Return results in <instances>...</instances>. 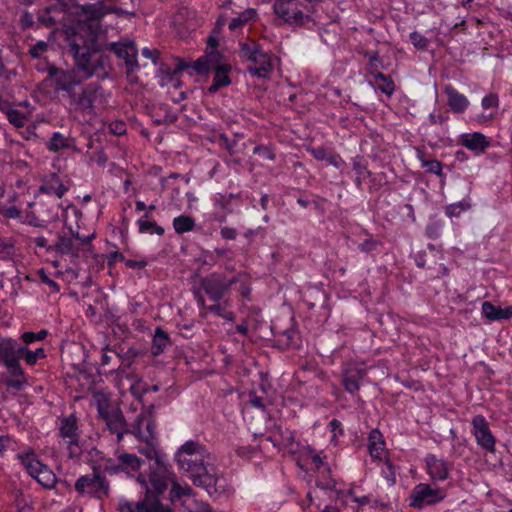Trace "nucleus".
I'll return each mask as SVG.
<instances>
[{
  "label": "nucleus",
  "instance_id": "obj_1",
  "mask_svg": "<svg viewBox=\"0 0 512 512\" xmlns=\"http://www.w3.org/2000/svg\"><path fill=\"white\" fill-rule=\"evenodd\" d=\"M66 42L75 67L84 78L96 76L103 80L110 76L113 70L110 57L100 53L98 35L91 27L70 28L67 30Z\"/></svg>",
  "mask_w": 512,
  "mask_h": 512
},
{
  "label": "nucleus",
  "instance_id": "obj_2",
  "mask_svg": "<svg viewBox=\"0 0 512 512\" xmlns=\"http://www.w3.org/2000/svg\"><path fill=\"white\" fill-rule=\"evenodd\" d=\"M174 478L176 474L166 455L157 456L156 461L149 464L148 480L143 473H139L136 478L144 490V497L137 502L120 501L119 512H173L168 505L162 503L160 496Z\"/></svg>",
  "mask_w": 512,
  "mask_h": 512
},
{
  "label": "nucleus",
  "instance_id": "obj_3",
  "mask_svg": "<svg viewBox=\"0 0 512 512\" xmlns=\"http://www.w3.org/2000/svg\"><path fill=\"white\" fill-rule=\"evenodd\" d=\"M187 477L192 481L193 485L205 489L210 496H220L227 491V481L225 477L219 473L217 467L203 461L187 474Z\"/></svg>",
  "mask_w": 512,
  "mask_h": 512
},
{
  "label": "nucleus",
  "instance_id": "obj_4",
  "mask_svg": "<svg viewBox=\"0 0 512 512\" xmlns=\"http://www.w3.org/2000/svg\"><path fill=\"white\" fill-rule=\"evenodd\" d=\"M273 9L279 18L293 28L312 29L316 25L313 17L302 11L299 0H276Z\"/></svg>",
  "mask_w": 512,
  "mask_h": 512
},
{
  "label": "nucleus",
  "instance_id": "obj_5",
  "mask_svg": "<svg viewBox=\"0 0 512 512\" xmlns=\"http://www.w3.org/2000/svg\"><path fill=\"white\" fill-rule=\"evenodd\" d=\"M239 282L238 276L228 277L223 272H213L200 279V288L213 302H220L229 296L232 287Z\"/></svg>",
  "mask_w": 512,
  "mask_h": 512
},
{
  "label": "nucleus",
  "instance_id": "obj_6",
  "mask_svg": "<svg viewBox=\"0 0 512 512\" xmlns=\"http://www.w3.org/2000/svg\"><path fill=\"white\" fill-rule=\"evenodd\" d=\"M224 55L218 50L206 51L205 55L199 57L193 64L177 58V64L171 72V79L177 77L183 71L194 70L198 75H207L211 70L218 69L219 66H225L223 63Z\"/></svg>",
  "mask_w": 512,
  "mask_h": 512
},
{
  "label": "nucleus",
  "instance_id": "obj_7",
  "mask_svg": "<svg viewBox=\"0 0 512 512\" xmlns=\"http://www.w3.org/2000/svg\"><path fill=\"white\" fill-rule=\"evenodd\" d=\"M79 494H88L91 498L102 501L110 494V483L101 475L97 466H93V474L80 476L74 485Z\"/></svg>",
  "mask_w": 512,
  "mask_h": 512
},
{
  "label": "nucleus",
  "instance_id": "obj_8",
  "mask_svg": "<svg viewBox=\"0 0 512 512\" xmlns=\"http://www.w3.org/2000/svg\"><path fill=\"white\" fill-rule=\"evenodd\" d=\"M446 498V491L443 488L432 487L428 483H419L411 491L409 506L422 510L426 506H434Z\"/></svg>",
  "mask_w": 512,
  "mask_h": 512
},
{
  "label": "nucleus",
  "instance_id": "obj_9",
  "mask_svg": "<svg viewBox=\"0 0 512 512\" xmlns=\"http://www.w3.org/2000/svg\"><path fill=\"white\" fill-rule=\"evenodd\" d=\"M107 49L113 52L118 59L124 60L128 76L139 70L140 66L137 60L138 50L133 41L111 42L107 44Z\"/></svg>",
  "mask_w": 512,
  "mask_h": 512
},
{
  "label": "nucleus",
  "instance_id": "obj_10",
  "mask_svg": "<svg viewBox=\"0 0 512 512\" xmlns=\"http://www.w3.org/2000/svg\"><path fill=\"white\" fill-rule=\"evenodd\" d=\"M472 434L476 439L477 445L491 454L496 453V438L492 434L488 421L483 415H476L472 418Z\"/></svg>",
  "mask_w": 512,
  "mask_h": 512
},
{
  "label": "nucleus",
  "instance_id": "obj_11",
  "mask_svg": "<svg viewBox=\"0 0 512 512\" xmlns=\"http://www.w3.org/2000/svg\"><path fill=\"white\" fill-rule=\"evenodd\" d=\"M46 65L48 77L54 80L56 89L67 92L69 97H71L77 87H79L80 80L71 71H65L49 63H46Z\"/></svg>",
  "mask_w": 512,
  "mask_h": 512
},
{
  "label": "nucleus",
  "instance_id": "obj_12",
  "mask_svg": "<svg viewBox=\"0 0 512 512\" xmlns=\"http://www.w3.org/2000/svg\"><path fill=\"white\" fill-rule=\"evenodd\" d=\"M78 88L79 91L75 90L70 97L71 101L82 110L92 112L95 101L103 94V88L97 83H89L85 87Z\"/></svg>",
  "mask_w": 512,
  "mask_h": 512
},
{
  "label": "nucleus",
  "instance_id": "obj_13",
  "mask_svg": "<svg viewBox=\"0 0 512 512\" xmlns=\"http://www.w3.org/2000/svg\"><path fill=\"white\" fill-rule=\"evenodd\" d=\"M129 431L139 441H158L156 418L146 419V414L140 413L130 425Z\"/></svg>",
  "mask_w": 512,
  "mask_h": 512
},
{
  "label": "nucleus",
  "instance_id": "obj_14",
  "mask_svg": "<svg viewBox=\"0 0 512 512\" xmlns=\"http://www.w3.org/2000/svg\"><path fill=\"white\" fill-rule=\"evenodd\" d=\"M500 107V99L499 95L495 92H489L487 93L482 99H481V108L482 112L479 114H476L473 118V121L477 125H486L491 120L495 119L498 110Z\"/></svg>",
  "mask_w": 512,
  "mask_h": 512
},
{
  "label": "nucleus",
  "instance_id": "obj_15",
  "mask_svg": "<svg viewBox=\"0 0 512 512\" xmlns=\"http://www.w3.org/2000/svg\"><path fill=\"white\" fill-rule=\"evenodd\" d=\"M274 336L273 347L281 350H294L301 347V338L298 331L294 328H288L284 330L271 329Z\"/></svg>",
  "mask_w": 512,
  "mask_h": 512
},
{
  "label": "nucleus",
  "instance_id": "obj_16",
  "mask_svg": "<svg viewBox=\"0 0 512 512\" xmlns=\"http://www.w3.org/2000/svg\"><path fill=\"white\" fill-rule=\"evenodd\" d=\"M99 414L105 420L109 431L112 434H116L117 440L119 442L123 440L124 434H131L129 431L130 426L128 427L127 421L120 410L109 414L108 412H105L102 407H100Z\"/></svg>",
  "mask_w": 512,
  "mask_h": 512
},
{
  "label": "nucleus",
  "instance_id": "obj_17",
  "mask_svg": "<svg viewBox=\"0 0 512 512\" xmlns=\"http://www.w3.org/2000/svg\"><path fill=\"white\" fill-rule=\"evenodd\" d=\"M0 364L8 373L21 374V363L13 357V338L0 336Z\"/></svg>",
  "mask_w": 512,
  "mask_h": 512
},
{
  "label": "nucleus",
  "instance_id": "obj_18",
  "mask_svg": "<svg viewBox=\"0 0 512 512\" xmlns=\"http://www.w3.org/2000/svg\"><path fill=\"white\" fill-rule=\"evenodd\" d=\"M255 56L251 57L248 62L253 63V66H249L247 71L251 75H255L259 78H267L273 71V64L271 62L270 55L264 51L263 47L260 48Z\"/></svg>",
  "mask_w": 512,
  "mask_h": 512
},
{
  "label": "nucleus",
  "instance_id": "obj_19",
  "mask_svg": "<svg viewBox=\"0 0 512 512\" xmlns=\"http://www.w3.org/2000/svg\"><path fill=\"white\" fill-rule=\"evenodd\" d=\"M443 93L446 96V105L454 114H463L467 111L470 102L468 98L460 93L451 84H447L443 88Z\"/></svg>",
  "mask_w": 512,
  "mask_h": 512
},
{
  "label": "nucleus",
  "instance_id": "obj_20",
  "mask_svg": "<svg viewBox=\"0 0 512 512\" xmlns=\"http://www.w3.org/2000/svg\"><path fill=\"white\" fill-rule=\"evenodd\" d=\"M425 464L428 475L433 481H444L449 477V464L444 459H439L434 454L425 456Z\"/></svg>",
  "mask_w": 512,
  "mask_h": 512
},
{
  "label": "nucleus",
  "instance_id": "obj_21",
  "mask_svg": "<svg viewBox=\"0 0 512 512\" xmlns=\"http://www.w3.org/2000/svg\"><path fill=\"white\" fill-rule=\"evenodd\" d=\"M459 143L472 151L475 155H480L490 146V140L480 132L464 133L459 138Z\"/></svg>",
  "mask_w": 512,
  "mask_h": 512
},
{
  "label": "nucleus",
  "instance_id": "obj_22",
  "mask_svg": "<svg viewBox=\"0 0 512 512\" xmlns=\"http://www.w3.org/2000/svg\"><path fill=\"white\" fill-rule=\"evenodd\" d=\"M69 190V187L64 185L59 175L52 172L43 180V184L39 187L38 191L42 194H54L58 198H62Z\"/></svg>",
  "mask_w": 512,
  "mask_h": 512
},
{
  "label": "nucleus",
  "instance_id": "obj_23",
  "mask_svg": "<svg viewBox=\"0 0 512 512\" xmlns=\"http://www.w3.org/2000/svg\"><path fill=\"white\" fill-rule=\"evenodd\" d=\"M77 431H78L77 419L73 414L61 419L59 434L62 438L69 439V441H68L69 446H72V445L77 446L78 445L79 433Z\"/></svg>",
  "mask_w": 512,
  "mask_h": 512
},
{
  "label": "nucleus",
  "instance_id": "obj_24",
  "mask_svg": "<svg viewBox=\"0 0 512 512\" xmlns=\"http://www.w3.org/2000/svg\"><path fill=\"white\" fill-rule=\"evenodd\" d=\"M482 315L489 321L508 320L512 317V306L501 308L489 301H484L481 307Z\"/></svg>",
  "mask_w": 512,
  "mask_h": 512
},
{
  "label": "nucleus",
  "instance_id": "obj_25",
  "mask_svg": "<svg viewBox=\"0 0 512 512\" xmlns=\"http://www.w3.org/2000/svg\"><path fill=\"white\" fill-rule=\"evenodd\" d=\"M16 458L20 460L27 473L34 479L38 475L39 469H41L44 464L38 459L36 453L32 449H29L25 453L17 454Z\"/></svg>",
  "mask_w": 512,
  "mask_h": 512
},
{
  "label": "nucleus",
  "instance_id": "obj_26",
  "mask_svg": "<svg viewBox=\"0 0 512 512\" xmlns=\"http://www.w3.org/2000/svg\"><path fill=\"white\" fill-rule=\"evenodd\" d=\"M232 67L230 64L225 66H219L218 69L214 70V78L211 86L208 88L210 94L216 93L219 89L226 87L231 84L229 73Z\"/></svg>",
  "mask_w": 512,
  "mask_h": 512
},
{
  "label": "nucleus",
  "instance_id": "obj_27",
  "mask_svg": "<svg viewBox=\"0 0 512 512\" xmlns=\"http://www.w3.org/2000/svg\"><path fill=\"white\" fill-rule=\"evenodd\" d=\"M51 248L60 255H70L73 258L79 257L80 248L67 235H59L57 243L52 245Z\"/></svg>",
  "mask_w": 512,
  "mask_h": 512
},
{
  "label": "nucleus",
  "instance_id": "obj_28",
  "mask_svg": "<svg viewBox=\"0 0 512 512\" xmlns=\"http://www.w3.org/2000/svg\"><path fill=\"white\" fill-rule=\"evenodd\" d=\"M172 345L170 336L161 327H157L154 331L151 353L153 356H159L164 353L168 346Z\"/></svg>",
  "mask_w": 512,
  "mask_h": 512
},
{
  "label": "nucleus",
  "instance_id": "obj_29",
  "mask_svg": "<svg viewBox=\"0 0 512 512\" xmlns=\"http://www.w3.org/2000/svg\"><path fill=\"white\" fill-rule=\"evenodd\" d=\"M373 80L369 81V84L376 90L381 91L388 97H391L395 91V83L391 76L385 75L382 72L377 73L376 76L372 77Z\"/></svg>",
  "mask_w": 512,
  "mask_h": 512
},
{
  "label": "nucleus",
  "instance_id": "obj_30",
  "mask_svg": "<svg viewBox=\"0 0 512 512\" xmlns=\"http://www.w3.org/2000/svg\"><path fill=\"white\" fill-rule=\"evenodd\" d=\"M385 441L382 433L378 429L370 431L368 436V451L373 459L380 460V452L384 450Z\"/></svg>",
  "mask_w": 512,
  "mask_h": 512
},
{
  "label": "nucleus",
  "instance_id": "obj_31",
  "mask_svg": "<svg viewBox=\"0 0 512 512\" xmlns=\"http://www.w3.org/2000/svg\"><path fill=\"white\" fill-rule=\"evenodd\" d=\"M117 459L122 466V472L127 474L139 471L142 465L145 463V461L137 455L127 452L121 453Z\"/></svg>",
  "mask_w": 512,
  "mask_h": 512
},
{
  "label": "nucleus",
  "instance_id": "obj_32",
  "mask_svg": "<svg viewBox=\"0 0 512 512\" xmlns=\"http://www.w3.org/2000/svg\"><path fill=\"white\" fill-rule=\"evenodd\" d=\"M209 456V452L204 445L197 441L189 440L181 445L175 453L174 457L180 456Z\"/></svg>",
  "mask_w": 512,
  "mask_h": 512
},
{
  "label": "nucleus",
  "instance_id": "obj_33",
  "mask_svg": "<svg viewBox=\"0 0 512 512\" xmlns=\"http://www.w3.org/2000/svg\"><path fill=\"white\" fill-rule=\"evenodd\" d=\"M352 168L357 174L355 178V185L357 188H362V181L368 176H371V171L368 169V162L363 156L357 155L352 158Z\"/></svg>",
  "mask_w": 512,
  "mask_h": 512
},
{
  "label": "nucleus",
  "instance_id": "obj_34",
  "mask_svg": "<svg viewBox=\"0 0 512 512\" xmlns=\"http://www.w3.org/2000/svg\"><path fill=\"white\" fill-rule=\"evenodd\" d=\"M80 9L88 21L99 20L108 13L107 7L102 2L84 4L80 6Z\"/></svg>",
  "mask_w": 512,
  "mask_h": 512
},
{
  "label": "nucleus",
  "instance_id": "obj_35",
  "mask_svg": "<svg viewBox=\"0 0 512 512\" xmlns=\"http://www.w3.org/2000/svg\"><path fill=\"white\" fill-rule=\"evenodd\" d=\"M243 138V134L236 132L234 133V139L230 140L227 135L221 133V134H215L213 138L211 139L213 142L218 143L220 147L225 148L230 155H234L239 152L238 149V141Z\"/></svg>",
  "mask_w": 512,
  "mask_h": 512
},
{
  "label": "nucleus",
  "instance_id": "obj_36",
  "mask_svg": "<svg viewBox=\"0 0 512 512\" xmlns=\"http://www.w3.org/2000/svg\"><path fill=\"white\" fill-rule=\"evenodd\" d=\"M206 458H209V456H180V457H174L175 461L177 462L178 468L180 471H182L184 474H188L190 472H193V470L199 465V463L206 460Z\"/></svg>",
  "mask_w": 512,
  "mask_h": 512
},
{
  "label": "nucleus",
  "instance_id": "obj_37",
  "mask_svg": "<svg viewBox=\"0 0 512 512\" xmlns=\"http://www.w3.org/2000/svg\"><path fill=\"white\" fill-rule=\"evenodd\" d=\"M10 377H5L2 383L6 386L7 391H21L27 385L24 369L21 367V374L8 373Z\"/></svg>",
  "mask_w": 512,
  "mask_h": 512
},
{
  "label": "nucleus",
  "instance_id": "obj_38",
  "mask_svg": "<svg viewBox=\"0 0 512 512\" xmlns=\"http://www.w3.org/2000/svg\"><path fill=\"white\" fill-rule=\"evenodd\" d=\"M417 158L421 162V166L426 168V171L431 174H435L438 177H445L443 173V166L437 159H426L425 153L421 150H417Z\"/></svg>",
  "mask_w": 512,
  "mask_h": 512
},
{
  "label": "nucleus",
  "instance_id": "obj_39",
  "mask_svg": "<svg viewBox=\"0 0 512 512\" xmlns=\"http://www.w3.org/2000/svg\"><path fill=\"white\" fill-rule=\"evenodd\" d=\"M35 480L46 489L54 488L57 483V477L55 473L46 464H43V467L39 469Z\"/></svg>",
  "mask_w": 512,
  "mask_h": 512
},
{
  "label": "nucleus",
  "instance_id": "obj_40",
  "mask_svg": "<svg viewBox=\"0 0 512 512\" xmlns=\"http://www.w3.org/2000/svg\"><path fill=\"white\" fill-rule=\"evenodd\" d=\"M170 484L169 500L171 502L180 500L182 497H190L193 495V489L188 485H180L177 481V477L174 478Z\"/></svg>",
  "mask_w": 512,
  "mask_h": 512
},
{
  "label": "nucleus",
  "instance_id": "obj_41",
  "mask_svg": "<svg viewBox=\"0 0 512 512\" xmlns=\"http://www.w3.org/2000/svg\"><path fill=\"white\" fill-rule=\"evenodd\" d=\"M262 48V46L252 39H248L244 42H239V57L245 61H249L250 58L257 54L258 50Z\"/></svg>",
  "mask_w": 512,
  "mask_h": 512
},
{
  "label": "nucleus",
  "instance_id": "obj_42",
  "mask_svg": "<svg viewBox=\"0 0 512 512\" xmlns=\"http://www.w3.org/2000/svg\"><path fill=\"white\" fill-rule=\"evenodd\" d=\"M145 446L138 447V452L144 455L147 459L154 462L157 456H165L161 450L158 449V441H142Z\"/></svg>",
  "mask_w": 512,
  "mask_h": 512
},
{
  "label": "nucleus",
  "instance_id": "obj_43",
  "mask_svg": "<svg viewBox=\"0 0 512 512\" xmlns=\"http://www.w3.org/2000/svg\"><path fill=\"white\" fill-rule=\"evenodd\" d=\"M173 227L177 234L190 232L195 227V220L191 216L180 215L173 220Z\"/></svg>",
  "mask_w": 512,
  "mask_h": 512
},
{
  "label": "nucleus",
  "instance_id": "obj_44",
  "mask_svg": "<svg viewBox=\"0 0 512 512\" xmlns=\"http://www.w3.org/2000/svg\"><path fill=\"white\" fill-rule=\"evenodd\" d=\"M360 378V371H356L355 373H345L342 378V385L344 386V389L350 394H355L358 392L360 389Z\"/></svg>",
  "mask_w": 512,
  "mask_h": 512
},
{
  "label": "nucleus",
  "instance_id": "obj_45",
  "mask_svg": "<svg viewBox=\"0 0 512 512\" xmlns=\"http://www.w3.org/2000/svg\"><path fill=\"white\" fill-rule=\"evenodd\" d=\"M257 17V11L254 8H248L245 11L241 12L238 17L232 18L229 22V29L231 31L243 26L248 21Z\"/></svg>",
  "mask_w": 512,
  "mask_h": 512
},
{
  "label": "nucleus",
  "instance_id": "obj_46",
  "mask_svg": "<svg viewBox=\"0 0 512 512\" xmlns=\"http://www.w3.org/2000/svg\"><path fill=\"white\" fill-rule=\"evenodd\" d=\"M365 56L369 58V62L367 64V72L372 77L376 76L377 73H381V69H385L383 62L379 56L378 51L366 52Z\"/></svg>",
  "mask_w": 512,
  "mask_h": 512
},
{
  "label": "nucleus",
  "instance_id": "obj_47",
  "mask_svg": "<svg viewBox=\"0 0 512 512\" xmlns=\"http://www.w3.org/2000/svg\"><path fill=\"white\" fill-rule=\"evenodd\" d=\"M367 236L362 242H360L357 246L358 250L363 253L369 254L378 250L380 246H382V242L376 239L372 234H370L367 230L364 231Z\"/></svg>",
  "mask_w": 512,
  "mask_h": 512
},
{
  "label": "nucleus",
  "instance_id": "obj_48",
  "mask_svg": "<svg viewBox=\"0 0 512 512\" xmlns=\"http://www.w3.org/2000/svg\"><path fill=\"white\" fill-rule=\"evenodd\" d=\"M471 208V203L468 199H463L456 203H452L445 208V214L449 217H458L462 212Z\"/></svg>",
  "mask_w": 512,
  "mask_h": 512
},
{
  "label": "nucleus",
  "instance_id": "obj_49",
  "mask_svg": "<svg viewBox=\"0 0 512 512\" xmlns=\"http://www.w3.org/2000/svg\"><path fill=\"white\" fill-rule=\"evenodd\" d=\"M140 233H156L159 236L164 234V228L159 226L155 221L145 220L140 218L137 221Z\"/></svg>",
  "mask_w": 512,
  "mask_h": 512
},
{
  "label": "nucleus",
  "instance_id": "obj_50",
  "mask_svg": "<svg viewBox=\"0 0 512 512\" xmlns=\"http://www.w3.org/2000/svg\"><path fill=\"white\" fill-rule=\"evenodd\" d=\"M69 141L65 138L61 133L55 132L53 133L50 140L47 142V148L50 151L57 152L63 148H69Z\"/></svg>",
  "mask_w": 512,
  "mask_h": 512
},
{
  "label": "nucleus",
  "instance_id": "obj_51",
  "mask_svg": "<svg viewBox=\"0 0 512 512\" xmlns=\"http://www.w3.org/2000/svg\"><path fill=\"white\" fill-rule=\"evenodd\" d=\"M14 241L0 236V259L7 260L14 255Z\"/></svg>",
  "mask_w": 512,
  "mask_h": 512
},
{
  "label": "nucleus",
  "instance_id": "obj_52",
  "mask_svg": "<svg viewBox=\"0 0 512 512\" xmlns=\"http://www.w3.org/2000/svg\"><path fill=\"white\" fill-rule=\"evenodd\" d=\"M410 42L417 50L426 51L429 46V39L417 31H413L409 35Z\"/></svg>",
  "mask_w": 512,
  "mask_h": 512
},
{
  "label": "nucleus",
  "instance_id": "obj_53",
  "mask_svg": "<svg viewBox=\"0 0 512 512\" xmlns=\"http://www.w3.org/2000/svg\"><path fill=\"white\" fill-rule=\"evenodd\" d=\"M368 178L370 179L371 183L369 186L370 192L377 191L388 183L387 176L384 172L375 174L371 172V176H368Z\"/></svg>",
  "mask_w": 512,
  "mask_h": 512
},
{
  "label": "nucleus",
  "instance_id": "obj_54",
  "mask_svg": "<svg viewBox=\"0 0 512 512\" xmlns=\"http://www.w3.org/2000/svg\"><path fill=\"white\" fill-rule=\"evenodd\" d=\"M48 335V331L45 329L40 330L39 332H24L21 334L22 341L26 344H32L36 341L44 340Z\"/></svg>",
  "mask_w": 512,
  "mask_h": 512
},
{
  "label": "nucleus",
  "instance_id": "obj_55",
  "mask_svg": "<svg viewBox=\"0 0 512 512\" xmlns=\"http://www.w3.org/2000/svg\"><path fill=\"white\" fill-rule=\"evenodd\" d=\"M6 116L9 122L16 128H22L24 126L25 115L17 109H7Z\"/></svg>",
  "mask_w": 512,
  "mask_h": 512
},
{
  "label": "nucleus",
  "instance_id": "obj_56",
  "mask_svg": "<svg viewBox=\"0 0 512 512\" xmlns=\"http://www.w3.org/2000/svg\"><path fill=\"white\" fill-rule=\"evenodd\" d=\"M306 151L312 155L316 160L318 161H326L329 157V154L331 153V149L319 146V147H313L309 146L306 148Z\"/></svg>",
  "mask_w": 512,
  "mask_h": 512
},
{
  "label": "nucleus",
  "instance_id": "obj_57",
  "mask_svg": "<svg viewBox=\"0 0 512 512\" xmlns=\"http://www.w3.org/2000/svg\"><path fill=\"white\" fill-rule=\"evenodd\" d=\"M214 204L221 208L223 212L226 213H233L234 207L229 200V198L226 197V195L223 194H217L214 198Z\"/></svg>",
  "mask_w": 512,
  "mask_h": 512
},
{
  "label": "nucleus",
  "instance_id": "obj_58",
  "mask_svg": "<svg viewBox=\"0 0 512 512\" xmlns=\"http://www.w3.org/2000/svg\"><path fill=\"white\" fill-rule=\"evenodd\" d=\"M27 346L28 345L25 343L22 345L16 339H13V357L16 358L18 362H20L21 359L26 361L27 354L30 351Z\"/></svg>",
  "mask_w": 512,
  "mask_h": 512
},
{
  "label": "nucleus",
  "instance_id": "obj_59",
  "mask_svg": "<svg viewBox=\"0 0 512 512\" xmlns=\"http://www.w3.org/2000/svg\"><path fill=\"white\" fill-rule=\"evenodd\" d=\"M49 48V45L47 42L45 41H38L35 45H32L29 49V55L34 58V59H37V58H40V56L42 54H44L45 52H47Z\"/></svg>",
  "mask_w": 512,
  "mask_h": 512
},
{
  "label": "nucleus",
  "instance_id": "obj_60",
  "mask_svg": "<svg viewBox=\"0 0 512 512\" xmlns=\"http://www.w3.org/2000/svg\"><path fill=\"white\" fill-rule=\"evenodd\" d=\"M46 356V352L42 347L37 348L35 351L30 350L26 357V364L34 366L39 359H44Z\"/></svg>",
  "mask_w": 512,
  "mask_h": 512
},
{
  "label": "nucleus",
  "instance_id": "obj_61",
  "mask_svg": "<svg viewBox=\"0 0 512 512\" xmlns=\"http://www.w3.org/2000/svg\"><path fill=\"white\" fill-rule=\"evenodd\" d=\"M223 302H214V304L207 306V311L217 317H222L225 308L229 305V300L224 299Z\"/></svg>",
  "mask_w": 512,
  "mask_h": 512
},
{
  "label": "nucleus",
  "instance_id": "obj_62",
  "mask_svg": "<svg viewBox=\"0 0 512 512\" xmlns=\"http://www.w3.org/2000/svg\"><path fill=\"white\" fill-rule=\"evenodd\" d=\"M38 275H39L40 281L42 283L48 285L53 292H59L60 291V285L47 275V273H46L44 268H41L38 271Z\"/></svg>",
  "mask_w": 512,
  "mask_h": 512
},
{
  "label": "nucleus",
  "instance_id": "obj_63",
  "mask_svg": "<svg viewBox=\"0 0 512 512\" xmlns=\"http://www.w3.org/2000/svg\"><path fill=\"white\" fill-rule=\"evenodd\" d=\"M51 7L46 8L41 14L38 16V22L46 27H52L56 24V20L54 17L50 15Z\"/></svg>",
  "mask_w": 512,
  "mask_h": 512
},
{
  "label": "nucleus",
  "instance_id": "obj_64",
  "mask_svg": "<svg viewBox=\"0 0 512 512\" xmlns=\"http://www.w3.org/2000/svg\"><path fill=\"white\" fill-rule=\"evenodd\" d=\"M260 236L261 238H265L266 236V228L264 227H257L256 229H248L244 233V237L249 241L252 242L255 237Z\"/></svg>",
  "mask_w": 512,
  "mask_h": 512
}]
</instances>
